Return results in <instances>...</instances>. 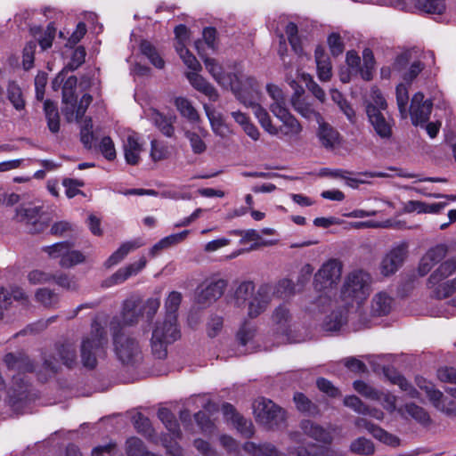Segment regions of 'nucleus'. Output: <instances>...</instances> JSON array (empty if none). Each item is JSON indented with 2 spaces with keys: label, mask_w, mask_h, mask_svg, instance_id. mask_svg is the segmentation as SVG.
I'll return each mask as SVG.
<instances>
[{
  "label": "nucleus",
  "mask_w": 456,
  "mask_h": 456,
  "mask_svg": "<svg viewBox=\"0 0 456 456\" xmlns=\"http://www.w3.org/2000/svg\"><path fill=\"white\" fill-rule=\"evenodd\" d=\"M226 286L227 282L224 279L205 281L197 289V302L203 305L213 304L221 297Z\"/></svg>",
  "instance_id": "nucleus-14"
},
{
  "label": "nucleus",
  "mask_w": 456,
  "mask_h": 456,
  "mask_svg": "<svg viewBox=\"0 0 456 456\" xmlns=\"http://www.w3.org/2000/svg\"><path fill=\"white\" fill-rule=\"evenodd\" d=\"M175 49L183 63L191 69L190 72H196L201 69L200 63L185 46L175 45Z\"/></svg>",
  "instance_id": "nucleus-58"
},
{
  "label": "nucleus",
  "mask_w": 456,
  "mask_h": 456,
  "mask_svg": "<svg viewBox=\"0 0 456 456\" xmlns=\"http://www.w3.org/2000/svg\"><path fill=\"white\" fill-rule=\"evenodd\" d=\"M158 417L168 430V436H171V440H174L172 442H176L175 440L181 436V432L174 414L168 409L162 408L159 410Z\"/></svg>",
  "instance_id": "nucleus-36"
},
{
  "label": "nucleus",
  "mask_w": 456,
  "mask_h": 456,
  "mask_svg": "<svg viewBox=\"0 0 456 456\" xmlns=\"http://www.w3.org/2000/svg\"><path fill=\"white\" fill-rule=\"evenodd\" d=\"M4 362L9 369H17L21 371H33V364L30 360L21 353L18 354L9 353L4 356Z\"/></svg>",
  "instance_id": "nucleus-37"
},
{
  "label": "nucleus",
  "mask_w": 456,
  "mask_h": 456,
  "mask_svg": "<svg viewBox=\"0 0 456 456\" xmlns=\"http://www.w3.org/2000/svg\"><path fill=\"white\" fill-rule=\"evenodd\" d=\"M272 322L275 331L282 336V341L289 340L292 315L285 305H280L274 309L272 315Z\"/></svg>",
  "instance_id": "nucleus-18"
},
{
  "label": "nucleus",
  "mask_w": 456,
  "mask_h": 456,
  "mask_svg": "<svg viewBox=\"0 0 456 456\" xmlns=\"http://www.w3.org/2000/svg\"><path fill=\"white\" fill-rule=\"evenodd\" d=\"M118 325L117 320L110 321L115 354L123 364L134 366L142 359L141 346L134 338L118 330Z\"/></svg>",
  "instance_id": "nucleus-6"
},
{
  "label": "nucleus",
  "mask_w": 456,
  "mask_h": 456,
  "mask_svg": "<svg viewBox=\"0 0 456 456\" xmlns=\"http://www.w3.org/2000/svg\"><path fill=\"white\" fill-rule=\"evenodd\" d=\"M324 452L325 450L323 447L314 444L288 449V453L290 456H323Z\"/></svg>",
  "instance_id": "nucleus-52"
},
{
  "label": "nucleus",
  "mask_w": 456,
  "mask_h": 456,
  "mask_svg": "<svg viewBox=\"0 0 456 456\" xmlns=\"http://www.w3.org/2000/svg\"><path fill=\"white\" fill-rule=\"evenodd\" d=\"M222 411L224 417L231 420L237 428V429L245 436H251L254 433V427L251 421L240 416L235 412V409L230 403H224L222 406Z\"/></svg>",
  "instance_id": "nucleus-26"
},
{
  "label": "nucleus",
  "mask_w": 456,
  "mask_h": 456,
  "mask_svg": "<svg viewBox=\"0 0 456 456\" xmlns=\"http://www.w3.org/2000/svg\"><path fill=\"white\" fill-rule=\"evenodd\" d=\"M364 103L366 114H368V110L370 106L378 111H384L387 110V107L386 99L382 95L379 89H378L377 87H371L369 95L365 99Z\"/></svg>",
  "instance_id": "nucleus-47"
},
{
  "label": "nucleus",
  "mask_w": 456,
  "mask_h": 456,
  "mask_svg": "<svg viewBox=\"0 0 456 456\" xmlns=\"http://www.w3.org/2000/svg\"><path fill=\"white\" fill-rule=\"evenodd\" d=\"M272 300L270 283H263L256 289L255 284L248 281L240 282L233 296L234 305H247L248 315L250 318H256L265 312Z\"/></svg>",
  "instance_id": "nucleus-3"
},
{
  "label": "nucleus",
  "mask_w": 456,
  "mask_h": 456,
  "mask_svg": "<svg viewBox=\"0 0 456 456\" xmlns=\"http://www.w3.org/2000/svg\"><path fill=\"white\" fill-rule=\"evenodd\" d=\"M125 159L129 165H137L142 152V144L135 133H129L123 140Z\"/></svg>",
  "instance_id": "nucleus-24"
},
{
  "label": "nucleus",
  "mask_w": 456,
  "mask_h": 456,
  "mask_svg": "<svg viewBox=\"0 0 456 456\" xmlns=\"http://www.w3.org/2000/svg\"><path fill=\"white\" fill-rule=\"evenodd\" d=\"M396 102L402 118H406L408 113L409 95L407 87L400 84L396 87Z\"/></svg>",
  "instance_id": "nucleus-64"
},
{
  "label": "nucleus",
  "mask_w": 456,
  "mask_h": 456,
  "mask_svg": "<svg viewBox=\"0 0 456 456\" xmlns=\"http://www.w3.org/2000/svg\"><path fill=\"white\" fill-rule=\"evenodd\" d=\"M293 399L296 407L299 411L309 416H316L319 414L317 406L312 403L304 394L296 393Z\"/></svg>",
  "instance_id": "nucleus-53"
},
{
  "label": "nucleus",
  "mask_w": 456,
  "mask_h": 456,
  "mask_svg": "<svg viewBox=\"0 0 456 456\" xmlns=\"http://www.w3.org/2000/svg\"><path fill=\"white\" fill-rule=\"evenodd\" d=\"M146 115L163 134L167 137H171L173 135L175 129L170 118H166L156 110H150Z\"/></svg>",
  "instance_id": "nucleus-39"
},
{
  "label": "nucleus",
  "mask_w": 456,
  "mask_h": 456,
  "mask_svg": "<svg viewBox=\"0 0 456 456\" xmlns=\"http://www.w3.org/2000/svg\"><path fill=\"white\" fill-rule=\"evenodd\" d=\"M398 414L403 419L411 418L423 427H428L432 423L428 411L415 403H407L400 406Z\"/></svg>",
  "instance_id": "nucleus-20"
},
{
  "label": "nucleus",
  "mask_w": 456,
  "mask_h": 456,
  "mask_svg": "<svg viewBox=\"0 0 456 456\" xmlns=\"http://www.w3.org/2000/svg\"><path fill=\"white\" fill-rule=\"evenodd\" d=\"M266 91L273 100V102L269 106V109L273 114H276L279 110H284L287 109L286 97L279 86L273 84H268L266 86Z\"/></svg>",
  "instance_id": "nucleus-40"
},
{
  "label": "nucleus",
  "mask_w": 456,
  "mask_h": 456,
  "mask_svg": "<svg viewBox=\"0 0 456 456\" xmlns=\"http://www.w3.org/2000/svg\"><path fill=\"white\" fill-rule=\"evenodd\" d=\"M44 110L50 131L57 133L60 129V118L57 106L53 102L46 100L44 102Z\"/></svg>",
  "instance_id": "nucleus-50"
},
{
  "label": "nucleus",
  "mask_w": 456,
  "mask_h": 456,
  "mask_svg": "<svg viewBox=\"0 0 456 456\" xmlns=\"http://www.w3.org/2000/svg\"><path fill=\"white\" fill-rule=\"evenodd\" d=\"M243 449L252 456H285L284 453L278 451L273 444L269 443L256 444L248 442L243 445Z\"/></svg>",
  "instance_id": "nucleus-35"
},
{
  "label": "nucleus",
  "mask_w": 456,
  "mask_h": 456,
  "mask_svg": "<svg viewBox=\"0 0 456 456\" xmlns=\"http://www.w3.org/2000/svg\"><path fill=\"white\" fill-rule=\"evenodd\" d=\"M182 302V294L177 291H172L165 301V317L171 319V316L177 320L176 312Z\"/></svg>",
  "instance_id": "nucleus-55"
},
{
  "label": "nucleus",
  "mask_w": 456,
  "mask_h": 456,
  "mask_svg": "<svg viewBox=\"0 0 456 456\" xmlns=\"http://www.w3.org/2000/svg\"><path fill=\"white\" fill-rule=\"evenodd\" d=\"M456 273V257L443 262L428 277V287H434Z\"/></svg>",
  "instance_id": "nucleus-29"
},
{
  "label": "nucleus",
  "mask_w": 456,
  "mask_h": 456,
  "mask_svg": "<svg viewBox=\"0 0 456 456\" xmlns=\"http://www.w3.org/2000/svg\"><path fill=\"white\" fill-rule=\"evenodd\" d=\"M35 297L38 303L46 307L53 306L59 302V296L54 291L46 288L38 289Z\"/></svg>",
  "instance_id": "nucleus-59"
},
{
  "label": "nucleus",
  "mask_w": 456,
  "mask_h": 456,
  "mask_svg": "<svg viewBox=\"0 0 456 456\" xmlns=\"http://www.w3.org/2000/svg\"><path fill=\"white\" fill-rule=\"evenodd\" d=\"M282 125L278 127L279 134L288 137H296L302 131V126L299 121L289 111L288 109L284 110H278L273 114Z\"/></svg>",
  "instance_id": "nucleus-21"
},
{
  "label": "nucleus",
  "mask_w": 456,
  "mask_h": 456,
  "mask_svg": "<svg viewBox=\"0 0 456 456\" xmlns=\"http://www.w3.org/2000/svg\"><path fill=\"white\" fill-rule=\"evenodd\" d=\"M346 322V316L344 313L332 312L330 316L327 317L323 323V327L326 330L335 331L339 330Z\"/></svg>",
  "instance_id": "nucleus-63"
},
{
  "label": "nucleus",
  "mask_w": 456,
  "mask_h": 456,
  "mask_svg": "<svg viewBox=\"0 0 456 456\" xmlns=\"http://www.w3.org/2000/svg\"><path fill=\"white\" fill-rule=\"evenodd\" d=\"M141 52L145 55L149 61L158 69H162L165 65L164 60L158 53L156 49L150 42L142 41L140 45Z\"/></svg>",
  "instance_id": "nucleus-56"
},
{
  "label": "nucleus",
  "mask_w": 456,
  "mask_h": 456,
  "mask_svg": "<svg viewBox=\"0 0 456 456\" xmlns=\"http://www.w3.org/2000/svg\"><path fill=\"white\" fill-rule=\"evenodd\" d=\"M428 288L432 289V293L436 298L443 299L449 297L456 292V277L434 284V287Z\"/></svg>",
  "instance_id": "nucleus-49"
},
{
  "label": "nucleus",
  "mask_w": 456,
  "mask_h": 456,
  "mask_svg": "<svg viewBox=\"0 0 456 456\" xmlns=\"http://www.w3.org/2000/svg\"><path fill=\"white\" fill-rule=\"evenodd\" d=\"M175 105L180 114L188 119L191 124H198L200 121V116L192 106L191 102L185 97H176L175 99Z\"/></svg>",
  "instance_id": "nucleus-38"
},
{
  "label": "nucleus",
  "mask_w": 456,
  "mask_h": 456,
  "mask_svg": "<svg viewBox=\"0 0 456 456\" xmlns=\"http://www.w3.org/2000/svg\"><path fill=\"white\" fill-rule=\"evenodd\" d=\"M15 218L20 223L31 225V232H40L47 226L42 215V207L34 204H23L16 209Z\"/></svg>",
  "instance_id": "nucleus-13"
},
{
  "label": "nucleus",
  "mask_w": 456,
  "mask_h": 456,
  "mask_svg": "<svg viewBox=\"0 0 456 456\" xmlns=\"http://www.w3.org/2000/svg\"><path fill=\"white\" fill-rule=\"evenodd\" d=\"M303 92L301 87L296 88L295 94L291 97L290 102L294 110L305 119L321 122L322 118L321 113L314 109L313 103L306 97L302 95Z\"/></svg>",
  "instance_id": "nucleus-17"
},
{
  "label": "nucleus",
  "mask_w": 456,
  "mask_h": 456,
  "mask_svg": "<svg viewBox=\"0 0 456 456\" xmlns=\"http://www.w3.org/2000/svg\"><path fill=\"white\" fill-rule=\"evenodd\" d=\"M415 383L426 394L434 408L448 417H456V403L445 397L432 382L423 377H416Z\"/></svg>",
  "instance_id": "nucleus-9"
},
{
  "label": "nucleus",
  "mask_w": 456,
  "mask_h": 456,
  "mask_svg": "<svg viewBox=\"0 0 456 456\" xmlns=\"http://www.w3.org/2000/svg\"><path fill=\"white\" fill-rule=\"evenodd\" d=\"M107 345V331L94 319L91 324L90 333L85 335L81 339L80 359L82 365L89 370L94 369L97 365L98 358L105 356Z\"/></svg>",
  "instance_id": "nucleus-4"
},
{
  "label": "nucleus",
  "mask_w": 456,
  "mask_h": 456,
  "mask_svg": "<svg viewBox=\"0 0 456 456\" xmlns=\"http://www.w3.org/2000/svg\"><path fill=\"white\" fill-rule=\"evenodd\" d=\"M151 146L150 155L154 162L165 160L169 158L171 154L170 149L164 142L152 140Z\"/></svg>",
  "instance_id": "nucleus-54"
},
{
  "label": "nucleus",
  "mask_w": 456,
  "mask_h": 456,
  "mask_svg": "<svg viewBox=\"0 0 456 456\" xmlns=\"http://www.w3.org/2000/svg\"><path fill=\"white\" fill-rule=\"evenodd\" d=\"M344 405L360 415L370 416L377 420H383L385 413L382 410L370 407L356 395H347L344 398Z\"/></svg>",
  "instance_id": "nucleus-22"
},
{
  "label": "nucleus",
  "mask_w": 456,
  "mask_h": 456,
  "mask_svg": "<svg viewBox=\"0 0 456 456\" xmlns=\"http://www.w3.org/2000/svg\"><path fill=\"white\" fill-rule=\"evenodd\" d=\"M368 120L376 134L383 140H388L393 134L394 119L383 111H378L372 107L368 110Z\"/></svg>",
  "instance_id": "nucleus-15"
},
{
  "label": "nucleus",
  "mask_w": 456,
  "mask_h": 456,
  "mask_svg": "<svg viewBox=\"0 0 456 456\" xmlns=\"http://www.w3.org/2000/svg\"><path fill=\"white\" fill-rule=\"evenodd\" d=\"M433 107L431 100H425L422 93H416L411 102L409 112L412 124L415 126L426 124L429 119Z\"/></svg>",
  "instance_id": "nucleus-16"
},
{
  "label": "nucleus",
  "mask_w": 456,
  "mask_h": 456,
  "mask_svg": "<svg viewBox=\"0 0 456 456\" xmlns=\"http://www.w3.org/2000/svg\"><path fill=\"white\" fill-rule=\"evenodd\" d=\"M342 270V263L331 258L323 263L314 274V289L320 294L315 302L318 307L331 304V296L340 281Z\"/></svg>",
  "instance_id": "nucleus-5"
},
{
  "label": "nucleus",
  "mask_w": 456,
  "mask_h": 456,
  "mask_svg": "<svg viewBox=\"0 0 456 456\" xmlns=\"http://www.w3.org/2000/svg\"><path fill=\"white\" fill-rule=\"evenodd\" d=\"M318 78L321 81H329L331 77V64L330 58L322 46H317L314 51Z\"/></svg>",
  "instance_id": "nucleus-33"
},
{
  "label": "nucleus",
  "mask_w": 456,
  "mask_h": 456,
  "mask_svg": "<svg viewBox=\"0 0 456 456\" xmlns=\"http://www.w3.org/2000/svg\"><path fill=\"white\" fill-rule=\"evenodd\" d=\"M12 298L16 301L27 302L28 297L20 288H14L12 289V292L9 293L5 291L3 287H0V318L3 315V310L12 303Z\"/></svg>",
  "instance_id": "nucleus-45"
},
{
  "label": "nucleus",
  "mask_w": 456,
  "mask_h": 456,
  "mask_svg": "<svg viewBox=\"0 0 456 456\" xmlns=\"http://www.w3.org/2000/svg\"><path fill=\"white\" fill-rule=\"evenodd\" d=\"M299 427L304 435L317 442L330 444L332 441V433L329 428H323L310 419H303Z\"/></svg>",
  "instance_id": "nucleus-23"
},
{
  "label": "nucleus",
  "mask_w": 456,
  "mask_h": 456,
  "mask_svg": "<svg viewBox=\"0 0 456 456\" xmlns=\"http://www.w3.org/2000/svg\"><path fill=\"white\" fill-rule=\"evenodd\" d=\"M59 360L68 368H73L77 364V346L74 343L66 341L56 347Z\"/></svg>",
  "instance_id": "nucleus-34"
},
{
  "label": "nucleus",
  "mask_w": 456,
  "mask_h": 456,
  "mask_svg": "<svg viewBox=\"0 0 456 456\" xmlns=\"http://www.w3.org/2000/svg\"><path fill=\"white\" fill-rule=\"evenodd\" d=\"M317 123L319 125L317 135L322 145L327 149H332L338 145L340 142L338 132L325 123L322 118V121Z\"/></svg>",
  "instance_id": "nucleus-30"
},
{
  "label": "nucleus",
  "mask_w": 456,
  "mask_h": 456,
  "mask_svg": "<svg viewBox=\"0 0 456 456\" xmlns=\"http://www.w3.org/2000/svg\"><path fill=\"white\" fill-rule=\"evenodd\" d=\"M204 110L207 117L208 118L213 132L221 137L226 136L229 129L223 121L221 114L207 104L204 105Z\"/></svg>",
  "instance_id": "nucleus-41"
},
{
  "label": "nucleus",
  "mask_w": 456,
  "mask_h": 456,
  "mask_svg": "<svg viewBox=\"0 0 456 456\" xmlns=\"http://www.w3.org/2000/svg\"><path fill=\"white\" fill-rule=\"evenodd\" d=\"M143 245L140 239L124 242L110 257L105 261L104 265L107 268L112 267L120 263L131 251Z\"/></svg>",
  "instance_id": "nucleus-32"
},
{
  "label": "nucleus",
  "mask_w": 456,
  "mask_h": 456,
  "mask_svg": "<svg viewBox=\"0 0 456 456\" xmlns=\"http://www.w3.org/2000/svg\"><path fill=\"white\" fill-rule=\"evenodd\" d=\"M133 422L137 432L149 438L152 436L153 428L147 417L138 412L133 417Z\"/></svg>",
  "instance_id": "nucleus-61"
},
{
  "label": "nucleus",
  "mask_w": 456,
  "mask_h": 456,
  "mask_svg": "<svg viewBox=\"0 0 456 456\" xmlns=\"http://www.w3.org/2000/svg\"><path fill=\"white\" fill-rule=\"evenodd\" d=\"M71 248L72 244L68 241H62L45 247L44 251L51 258H60V266L69 269L86 260V256L82 252L71 249Z\"/></svg>",
  "instance_id": "nucleus-11"
},
{
  "label": "nucleus",
  "mask_w": 456,
  "mask_h": 456,
  "mask_svg": "<svg viewBox=\"0 0 456 456\" xmlns=\"http://www.w3.org/2000/svg\"><path fill=\"white\" fill-rule=\"evenodd\" d=\"M272 289V299L286 298L294 294V285L290 280L282 279L276 284H270Z\"/></svg>",
  "instance_id": "nucleus-51"
},
{
  "label": "nucleus",
  "mask_w": 456,
  "mask_h": 456,
  "mask_svg": "<svg viewBox=\"0 0 456 456\" xmlns=\"http://www.w3.org/2000/svg\"><path fill=\"white\" fill-rule=\"evenodd\" d=\"M143 245L140 239L124 242L110 257L105 261L104 265L107 268L112 267L120 263L131 251Z\"/></svg>",
  "instance_id": "nucleus-31"
},
{
  "label": "nucleus",
  "mask_w": 456,
  "mask_h": 456,
  "mask_svg": "<svg viewBox=\"0 0 456 456\" xmlns=\"http://www.w3.org/2000/svg\"><path fill=\"white\" fill-rule=\"evenodd\" d=\"M141 315V311L137 309L136 301L128 298L123 302L120 316H115L111 321L117 320L119 324L118 330H121L123 327L136 324Z\"/></svg>",
  "instance_id": "nucleus-19"
},
{
  "label": "nucleus",
  "mask_w": 456,
  "mask_h": 456,
  "mask_svg": "<svg viewBox=\"0 0 456 456\" xmlns=\"http://www.w3.org/2000/svg\"><path fill=\"white\" fill-rule=\"evenodd\" d=\"M146 263V258L142 256L137 262L118 269L106 281L107 286L120 284L131 276L136 275L145 267Z\"/></svg>",
  "instance_id": "nucleus-25"
},
{
  "label": "nucleus",
  "mask_w": 456,
  "mask_h": 456,
  "mask_svg": "<svg viewBox=\"0 0 456 456\" xmlns=\"http://www.w3.org/2000/svg\"><path fill=\"white\" fill-rule=\"evenodd\" d=\"M354 389L370 401L378 402L388 413L398 412L397 397L388 391L379 390L364 381L356 380L353 383Z\"/></svg>",
  "instance_id": "nucleus-10"
},
{
  "label": "nucleus",
  "mask_w": 456,
  "mask_h": 456,
  "mask_svg": "<svg viewBox=\"0 0 456 456\" xmlns=\"http://www.w3.org/2000/svg\"><path fill=\"white\" fill-rule=\"evenodd\" d=\"M362 62L363 68L360 70L361 76L366 81L370 80L372 77L371 71L375 65V59L370 48H365L362 51Z\"/></svg>",
  "instance_id": "nucleus-60"
},
{
  "label": "nucleus",
  "mask_w": 456,
  "mask_h": 456,
  "mask_svg": "<svg viewBox=\"0 0 456 456\" xmlns=\"http://www.w3.org/2000/svg\"><path fill=\"white\" fill-rule=\"evenodd\" d=\"M91 102H92V96L90 94H84L76 110H75V106L73 108L65 106L63 109V113L66 116V118L68 119V121H72V120L78 121L84 116V114L86 113V111Z\"/></svg>",
  "instance_id": "nucleus-43"
},
{
  "label": "nucleus",
  "mask_w": 456,
  "mask_h": 456,
  "mask_svg": "<svg viewBox=\"0 0 456 456\" xmlns=\"http://www.w3.org/2000/svg\"><path fill=\"white\" fill-rule=\"evenodd\" d=\"M198 72L199 71L186 73V77L190 84L194 89L205 94L210 101H217L219 94L216 89Z\"/></svg>",
  "instance_id": "nucleus-27"
},
{
  "label": "nucleus",
  "mask_w": 456,
  "mask_h": 456,
  "mask_svg": "<svg viewBox=\"0 0 456 456\" xmlns=\"http://www.w3.org/2000/svg\"><path fill=\"white\" fill-rule=\"evenodd\" d=\"M77 82V77L71 76L66 80L62 87V102L69 108L74 107Z\"/></svg>",
  "instance_id": "nucleus-57"
},
{
  "label": "nucleus",
  "mask_w": 456,
  "mask_h": 456,
  "mask_svg": "<svg viewBox=\"0 0 456 456\" xmlns=\"http://www.w3.org/2000/svg\"><path fill=\"white\" fill-rule=\"evenodd\" d=\"M349 450L354 454L370 456L375 452V446L370 439L361 436L351 442Z\"/></svg>",
  "instance_id": "nucleus-48"
},
{
  "label": "nucleus",
  "mask_w": 456,
  "mask_h": 456,
  "mask_svg": "<svg viewBox=\"0 0 456 456\" xmlns=\"http://www.w3.org/2000/svg\"><path fill=\"white\" fill-rule=\"evenodd\" d=\"M188 234L189 231L184 230L181 232L170 234L161 239L159 241H158L151 247L150 254L152 256H156L159 251L183 241V240L186 239Z\"/></svg>",
  "instance_id": "nucleus-42"
},
{
  "label": "nucleus",
  "mask_w": 456,
  "mask_h": 456,
  "mask_svg": "<svg viewBox=\"0 0 456 456\" xmlns=\"http://www.w3.org/2000/svg\"><path fill=\"white\" fill-rule=\"evenodd\" d=\"M419 11L432 14H442L446 8L445 0H413Z\"/></svg>",
  "instance_id": "nucleus-46"
},
{
  "label": "nucleus",
  "mask_w": 456,
  "mask_h": 456,
  "mask_svg": "<svg viewBox=\"0 0 456 456\" xmlns=\"http://www.w3.org/2000/svg\"><path fill=\"white\" fill-rule=\"evenodd\" d=\"M253 412L256 422L268 429H279L285 427V411L269 399L256 400L253 404Z\"/></svg>",
  "instance_id": "nucleus-8"
},
{
  "label": "nucleus",
  "mask_w": 456,
  "mask_h": 456,
  "mask_svg": "<svg viewBox=\"0 0 456 456\" xmlns=\"http://www.w3.org/2000/svg\"><path fill=\"white\" fill-rule=\"evenodd\" d=\"M201 41L195 43L196 49L201 56L205 67L216 83L226 89H231L238 101L247 107H251L254 115L263 129L271 135H278V127L273 126L267 110L257 103L260 86L255 77L238 70L235 73H224L222 66L215 59L204 57L200 53Z\"/></svg>",
  "instance_id": "nucleus-1"
},
{
  "label": "nucleus",
  "mask_w": 456,
  "mask_h": 456,
  "mask_svg": "<svg viewBox=\"0 0 456 456\" xmlns=\"http://www.w3.org/2000/svg\"><path fill=\"white\" fill-rule=\"evenodd\" d=\"M394 306V298L387 291L376 293L370 302V311L373 315L384 316L388 314Z\"/></svg>",
  "instance_id": "nucleus-28"
},
{
  "label": "nucleus",
  "mask_w": 456,
  "mask_h": 456,
  "mask_svg": "<svg viewBox=\"0 0 456 456\" xmlns=\"http://www.w3.org/2000/svg\"><path fill=\"white\" fill-rule=\"evenodd\" d=\"M256 327L249 322H244L237 332V339L241 346L249 344L256 336Z\"/></svg>",
  "instance_id": "nucleus-62"
},
{
  "label": "nucleus",
  "mask_w": 456,
  "mask_h": 456,
  "mask_svg": "<svg viewBox=\"0 0 456 456\" xmlns=\"http://www.w3.org/2000/svg\"><path fill=\"white\" fill-rule=\"evenodd\" d=\"M408 253L407 242L402 241L393 246L382 257L379 263V272L383 276L395 273L403 265Z\"/></svg>",
  "instance_id": "nucleus-12"
},
{
  "label": "nucleus",
  "mask_w": 456,
  "mask_h": 456,
  "mask_svg": "<svg viewBox=\"0 0 456 456\" xmlns=\"http://www.w3.org/2000/svg\"><path fill=\"white\" fill-rule=\"evenodd\" d=\"M372 277L363 269L349 272L344 278L337 303L343 307L361 306L371 292Z\"/></svg>",
  "instance_id": "nucleus-2"
},
{
  "label": "nucleus",
  "mask_w": 456,
  "mask_h": 456,
  "mask_svg": "<svg viewBox=\"0 0 456 456\" xmlns=\"http://www.w3.org/2000/svg\"><path fill=\"white\" fill-rule=\"evenodd\" d=\"M181 336L177 320L164 317L155 322L151 338L152 354L159 359L167 354V346L176 341Z\"/></svg>",
  "instance_id": "nucleus-7"
},
{
  "label": "nucleus",
  "mask_w": 456,
  "mask_h": 456,
  "mask_svg": "<svg viewBox=\"0 0 456 456\" xmlns=\"http://www.w3.org/2000/svg\"><path fill=\"white\" fill-rule=\"evenodd\" d=\"M6 96L16 110H22L25 108V100L21 88L15 81H9L6 87Z\"/></svg>",
  "instance_id": "nucleus-44"
}]
</instances>
